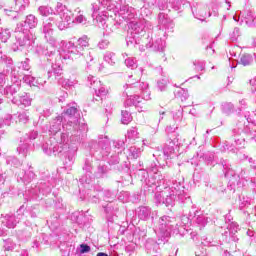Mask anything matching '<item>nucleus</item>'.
Segmentation results:
<instances>
[{"mask_svg": "<svg viewBox=\"0 0 256 256\" xmlns=\"http://www.w3.org/2000/svg\"><path fill=\"white\" fill-rule=\"evenodd\" d=\"M69 141V134L62 133L60 139L50 138L46 144L43 145V151L46 155H61L64 157V165L66 169H69L75 161V154L77 153V147H69L67 144Z\"/></svg>", "mask_w": 256, "mask_h": 256, "instance_id": "f257e3e1", "label": "nucleus"}, {"mask_svg": "<svg viewBox=\"0 0 256 256\" xmlns=\"http://www.w3.org/2000/svg\"><path fill=\"white\" fill-rule=\"evenodd\" d=\"M56 14L54 17H50L43 22L42 31L45 35H53V25H57L60 31L68 29L75 23V19H73V12L67 9V6L63 5V3L58 2L55 8Z\"/></svg>", "mask_w": 256, "mask_h": 256, "instance_id": "f03ea898", "label": "nucleus"}, {"mask_svg": "<svg viewBox=\"0 0 256 256\" xmlns=\"http://www.w3.org/2000/svg\"><path fill=\"white\" fill-rule=\"evenodd\" d=\"M14 33L16 42L12 44L13 51H21L24 47H29L35 43V35L24 28L22 24H16Z\"/></svg>", "mask_w": 256, "mask_h": 256, "instance_id": "7ed1b4c3", "label": "nucleus"}, {"mask_svg": "<svg viewBox=\"0 0 256 256\" xmlns=\"http://www.w3.org/2000/svg\"><path fill=\"white\" fill-rule=\"evenodd\" d=\"M154 231L161 237H170L171 233L180 232L179 223L175 217L164 215L159 218Z\"/></svg>", "mask_w": 256, "mask_h": 256, "instance_id": "20e7f679", "label": "nucleus"}, {"mask_svg": "<svg viewBox=\"0 0 256 256\" xmlns=\"http://www.w3.org/2000/svg\"><path fill=\"white\" fill-rule=\"evenodd\" d=\"M89 47V37L82 36L77 40L76 43L68 42L64 46V52L67 55L68 59H72V61H76V59H80L85 54V49Z\"/></svg>", "mask_w": 256, "mask_h": 256, "instance_id": "39448f33", "label": "nucleus"}, {"mask_svg": "<svg viewBox=\"0 0 256 256\" xmlns=\"http://www.w3.org/2000/svg\"><path fill=\"white\" fill-rule=\"evenodd\" d=\"M125 91L124 94L126 96L129 95H139L144 99V101H150L151 92L149 91V84L147 82H132L128 81V84L124 86Z\"/></svg>", "mask_w": 256, "mask_h": 256, "instance_id": "423d86ee", "label": "nucleus"}, {"mask_svg": "<svg viewBox=\"0 0 256 256\" xmlns=\"http://www.w3.org/2000/svg\"><path fill=\"white\" fill-rule=\"evenodd\" d=\"M60 117L64 120L62 127L66 131H77L79 129V109L77 105L68 107Z\"/></svg>", "mask_w": 256, "mask_h": 256, "instance_id": "0eeeda50", "label": "nucleus"}, {"mask_svg": "<svg viewBox=\"0 0 256 256\" xmlns=\"http://www.w3.org/2000/svg\"><path fill=\"white\" fill-rule=\"evenodd\" d=\"M181 221L182 225H188L189 221H192V223H195L199 229H203V227L208 223L207 216L203 214V211L198 210L196 207H192L189 211L188 217L183 216Z\"/></svg>", "mask_w": 256, "mask_h": 256, "instance_id": "6e6552de", "label": "nucleus"}, {"mask_svg": "<svg viewBox=\"0 0 256 256\" xmlns=\"http://www.w3.org/2000/svg\"><path fill=\"white\" fill-rule=\"evenodd\" d=\"M129 31L131 36L127 43H131V45H141V47H144L145 38L139 37V35L145 31L143 23L133 21L129 22Z\"/></svg>", "mask_w": 256, "mask_h": 256, "instance_id": "1a4fd4ad", "label": "nucleus"}, {"mask_svg": "<svg viewBox=\"0 0 256 256\" xmlns=\"http://www.w3.org/2000/svg\"><path fill=\"white\" fill-rule=\"evenodd\" d=\"M102 9H103V6L101 4H100V6L97 3L92 4V11H93L92 17H93L94 21H96L98 27L105 29L107 35H109V33H111V29L107 30V27H108L107 15H110V17H113V14H107V13L105 14V13H103ZM101 10H102V12L99 13V11H101Z\"/></svg>", "mask_w": 256, "mask_h": 256, "instance_id": "9d476101", "label": "nucleus"}, {"mask_svg": "<svg viewBox=\"0 0 256 256\" xmlns=\"http://www.w3.org/2000/svg\"><path fill=\"white\" fill-rule=\"evenodd\" d=\"M93 147L96 149L95 154L99 159L109 157V154L111 153V142H109L108 137L102 138L98 143H95Z\"/></svg>", "mask_w": 256, "mask_h": 256, "instance_id": "9b49d317", "label": "nucleus"}, {"mask_svg": "<svg viewBox=\"0 0 256 256\" xmlns=\"http://www.w3.org/2000/svg\"><path fill=\"white\" fill-rule=\"evenodd\" d=\"M118 17L120 18V22L125 21L126 23H129V21H133V19H135V8L130 7L127 4L122 5L118 11Z\"/></svg>", "mask_w": 256, "mask_h": 256, "instance_id": "f8f14e48", "label": "nucleus"}, {"mask_svg": "<svg viewBox=\"0 0 256 256\" xmlns=\"http://www.w3.org/2000/svg\"><path fill=\"white\" fill-rule=\"evenodd\" d=\"M35 179V172L31 166H27L26 169L20 170L17 173V181L27 185Z\"/></svg>", "mask_w": 256, "mask_h": 256, "instance_id": "ddd939ff", "label": "nucleus"}, {"mask_svg": "<svg viewBox=\"0 0 256 256\" xmlns=\"http://www.w3.org/2000/svg\"><path fill=\"white\" fill-rule=\"evenodd\" d=\"M183 119V109H180L173 113V122L170 125L166 126V133H175L177 129H179V123H181Z\"/></svg>", "mask_w": 256, "mask_h": 256, "instance_id": "4468645a", "label": "nucleus"}, {"mask_svg": "<svg viewBox=\"0 0 256 256\" xmlns=\"http://www.w3.org/2000/svg\"><path fill=\"white\" fill-rule=\"evenodd\" d=\"M159 196L162 197L163 203L166 207H173L175 205V197H177V194H175V192H171V188H166L159 194Z\"/></svg>", "mask_w": 256, "mask_h": 256, "instance_id": "2eb2a0df", "label": "nucleus"}, {"mask_svg": "<svg viewBox=\"0 0 256 256\" xmlns=\"http://www.w3.org/2000/svg\"><path fill=\"white\" fill-rule=\"evenodd\" d=\"M12 103L18 107H29L31 106V98L29 94L23 92L12 98Z\"/></svg>", "mask_w": 256, "mask_h": 256, "instance_id": "dca6fc26", "label": "nucleus"}, {"mask_svg": "<svg viewBox=\"0 0 256 256\" xmlns=\"http://www.w3.org/2000/svg\"><path fill=\"white\" fill-rule=\"evenodd\" d=\"M39 23V20H37V17L35 15L30 14L26 16V19L22 22L17 23V25H22L27 31H31V29H35L37 27V24Z\"/></svg>", "mask_w": 256, "mask_h": 256, "instance_id": "f3484780", "label": "nucleus"}, {"mask_svg": "<svg viewBox=\"0 0 256 256\" xmlns=\"http://www.w3.org/2000/svg\"><path fill=\"white\" fill-rule=\"evenodd\" d=\"M53 77L58 83L63 79V68L58 64H52V68L48 71V78Z\"/></svg>", "mask_w": 256, "mask_h": 256, "instance_id": "a211bd4d", "label": "nucleus"}, {"mask_svg": "<svg viewBox=\"0 0 256 256\" xmlns=\"http://www.w3.org/2000/svg\"><path fill=\"white\" fill-rule=\"evenodd\" d=\"M176 149L177 144L175 143V140L169 141L168 144H166L163 149L164 157H166V159H173V157H175Z\"/></svg>", "mask_w": 256, "mask_h": 256, "instance_id": "6ab92c4d", "label": "nucleus"}, {"mask_svg": "<svg viewBox=\"0 0 256 256\" xmlns=\"http://www.w3.org/2000/svg\"><path fill=\"white\" fill-rule=\"evenodd\" d=\"M99 5L103 6V9L106 11H110L114 13V15H118L119 8H117L116 2L113 0H98Z\"/></svg>", "mask_w": 256, "mask_h": 256, "instance_id": "aec40b11", "label": "nucleus"}, {"mask_svg": "<svg viewBox=\"0 0 256 256\" xmlns=\"http://www.w3.org/2000/svg\"><path fill=\"white\" fill-rule=\"evenodd\" d=\"M17 223H19V220H17L13 214H6L2 220L3 226L8 229H15V227H17Z\"/></svg>", "mask_w": 256, "mask_h": 256, "instance_id": "412c9836", "label": "nucleus"}, {"mask_svg": "<svg viewBox=\"0 0 256 256\" xmlns=\"http://www.w3.org/2000/svg\"><path fill=\"white\" fill-rule=\"evenodd\" d=\"M4 93L7 95V97H19V94L21 93V85L12 84L7 86L4 90Z\"/></svg>", "mask_w": 256, "mask_h": 256, "instance_id": "4be33fe9", "label": "nucleus"}, {"mask_svg": "<svg viewBox=\"0 0 256 256\" xmlns=\"http://www.w3.org/2000/svg\"><path fill=\"white\" fill-rule=\"evenodd\" d=\"M158 23L161 27H164V29H173V21H171L169 16L165 13H160L158 15Z\"/></svg>", "mask_w": 256, "mask_h": 256, "instance_id": "5701e85b", "label": "nucleus"}, {"mask_svg": "<svg viewBox=\"0 0 256 256\" xmlns=\"http://www.w3.org/2000/svg\"><path fill=\"white\" fill-rule=\"evenodd\" d=\"M127 99L124 102L125 107H132V105H134L135 107H137V105H139V103H141L143 96H139V95H128L126 96Z\"/></svg>", "mask_w": 256, "mask_h": 256, "instance_id": "b1692460", "label": "nucleus"}, {"mask_svg": "<svg viewBox=\"0 0 256 256\" xmlns=\"http://www.w3.org/2000/svg\"><path fill=\"white\" fill-rule=\"evenodd\" d=\"M63 117L61 116H57L56 119L53 121L52 125L50 126V133H52V135H55L57 133H59V131H61V123H63Z\"/></svg>", "mask_w": 256, "mask_h": 256, "instance_id": "393cba45", "label": "nucleus"}, {"mask_svg": "<svg viewBox=\"0 0 256 256\" xmlns=\"http://www.w3.org/2000/svg\"><path fill=\"white\" fill-rule=\"evenodd\" d=\"M147 48H153V51H164L165 41L161 38H157L152 44H145Z\"/></svg>", "mask_w": 256, "mask_h": 256, "instance_id": "a878e982", "label": "nucleus"}, {"mask_svg": "<svg viewBox=\"0 0 256 256\" xmlns=\"http://www.w3.org/2000/svg\"><path fill=\"white\" fill-rule=\"evenodd\" d=\"M227 229L229 230L230 235H232V240L239 241V238L235 236L237 231H239V225L237 224V222H230L227 226Z\"/></svg>", "mask_w": 256, "mask_h": 256, "instance_id": "bb28decb", "label": "nucleus"}, {"mask_svg": "<svg viewBox=\"0 0 256 256\" xmlns=\"http://www.w3.org/2000/svg\"><path fill=\"white\" fill-rule=\"evenodd\" d=\"M21 79H23V73L21 71L12 70L11 81L14 85H21Z\"/></svg>", "mask_w": 256, "mask_h": 256, "instance_id": "cd10ccee", "label": "nucleus"}, {"mask_svg": "<svg viewBox=\"0 0 256 256\" xmlns=\"http://www.w3.org/2000/svg\"><path fill=\"white\" fill-rule=\"evenodd\" d=\"M149 215H151V210L148 207L141 206L138 210V217L142 219V221H146L149 219Z\"/></svg>", "mask_w": 256, "mask_h": 256, "instance_id": "c85d7f7f", "label": "nucleus"}, {"mask_svg": "<svg viewBox=\"0 0 256 256\" xmlns=\"http://www.w3.org/2000/svg\"><path fill=\"white\" fill-rule=\"evenodd\" d=\"M16 5V10L19 13H23L27 7H29V0H14Z\"/></svg>", "mask_w": 256, "mask_h": 256, "instance_id": "c756f323", "label": "nucleus"}, {"mask_svg": "<svg viewBox=\"0 0 256 256\" xmlns=\"http://www.w3.org/2000/svg\"><path fill=\"white\" fill-rule=\"evenodd\" d=\"M88 85L90 89H94V91H97V89L101 87V80H98L94 76H88Z\"/></svg>", "mask_w": 256, "mask_h": 256, "instance_id": "7c9ffc66", "label": "nucleus"}, {"mask_svg": "<svg viewBox=\"0 0 256 256\" xmlns=\"http://www.w3.org/2000/svg\"><path fill=\"white\" fill-rule=\"evenodd\" d=\"M24 141V143L19 145L17 151L19 155H22V157H27V153H29V142H27V140Z\"/></svg>", "mask_w": 256, "mask_h": 256, "instance_id": "2f4dec72", "label": "nucleus"}, {"mask_svg": "<svg viewBox=\"0 0 256 256\" xmlns=\"http://www.w3.org/2000/svg\"><path fill=\"white\" fill-rule=\"evenodd\" d=\"M121 116V123L123 125H129V123L133 121V116H131V113L127 110H122Z\"/></svg>", "mask_w": 256, "mask_h": 256, "instance_id": "473e14b6", "label": "nucleus"}, {"mask_svg": "<svg viewBox=\"0 0 256 256\" xmlns=\"http://www.w3.org/2000/svg\"><path fill=\"white\" fill-rule=\"evenodd\" d=\"M0 39L2 43H7V40L11 39V30L9 28H0Z\"/></svg>", "mask_w": 256, "mask_h": 256, "instance_id": "72a5a7b5", "label": "nucleus"}, {"mask_svg": "<svg viewBox=\"0 0 256 256\" xmlns=\"http://www.w3.org/2000/svg\"><path fill=\"white\" fill-rule=\"evenodd\" d=\"M115 153H117V155H121V153H123V151H125V142H123V140H118V141H114L113 142Z\"/></svg>", "mask_w": 256, "mask_h": 256, "instance_id": "f704fd0d", "label": "nucleus"}, {"mask_svg": "<svg viewBox=\"0 0 256 256\" xmlns=\"http://www.w3.org/2000/svg\"><path fill=\"white\" fill-rule=\"evenodd\" d=\"M251 205V198L245 195L240 196L239 209L243 210L245 207H249Z\"/></svg>", "mask_w": 256, "mask_h": 256, "instance_id": "c9c22d12", "label": "nucleus"}, {"mask_svg": "<svg viewBox=\"0 0 256 256\" xmlns=\"http://www.w3.org/2000/svg\"><path fill=\"white\" fill-rule=\"evenodd\" d=\"M184 187L181 182H173L170 192L175 193V195H181V191H183Z\"/></svg>", "mask_w": 256, "mask_h": 256, "instance_id": "e433bc0d", "label": "nucleus"}, {"mask_svg": "<svg viewBox=\"0 0 256 256\" xmlns=\"http://www.w3.org/2000/svg\"><path fill=\"white\" fill-rule=\"evenodd\" d=\"M129 153L133 159H139L141 153H143V149L132 146L129 148Z\"/></svg>", "mask_w": 256, "mask_h": 256, "instance_id": "4c0bfd02", "label": "nucleus"}, {"mask_svg": "<svg viewBox=\"0 0 256 256\" xmlns=\"http://www.w3.org/2000/svg\"><path fill=\"white\" fill-rule=\"evenodd\" d=\"M44 37L49 45H51L52 47H59V40H57V38L53 36V34H46Z\"/></svg>", "mask_w": 256, "mask_h": 256, "instance_id": "58836bf2", "label": "nucleus"}, {"mask_svg": "<svg viewBox=\"0 0 256 256\" xmlns=\"http://www.w3.org/2000/svg\"><path fill=\"white\" fill-rule=\"evenodd\" d=\"M38 11H39L40 15H42L43 17H49V15L53 14V8H51L49 6H40L38 8Z\"/></svg>", "mask_w": 256, "mask_h": 256, "instance_id": "ea45409f", "label": "nucleus"}, {"mask_svg": "<svg viewBox=\"0 0 256 256\" xmlns=\"http://www.w3.org/2000/svg\"><path fill=\"white\" fill-rule=\"evenodd\" d=\"M240 63L244 67H247V65H249L250 63H253V56H251V54L242 55L240 58Z\"/></svg>", "mask_w": 256, "mask_h": 256, "instance_id": "a19ab883", "label": "nucleus"}, {"mask_svg": "<svg viewBox=\"0 0 256 256\" xmlns=\"http://www.w3.org/2000/svg\"><path fill=\"white\" fill-rule=\"evenodd\" d=\"M94 91L96 93V97H99L101 99H103V97H105L109 93V90H107L105 86H103V84H101V86Z\"/></svg>", "mask_w": 256, "mask_h": 256, "instance_id": "79ce46f5", "label": "nucleus"}, {"mask_svg": "<svg viewBox=\"0 0 256 256\" xmlns=\"http://www.w3.org/2000/svg\"><path fill=\"white\" fill-rule=\"evenodd\" d=\"M127 137L132 141H135V139H139V132L137 131V128L132 127L130 130H128Z\"/></svg>", "mask_w": 256, "mask_h": 256, "instance_id": "37998d69", "label": "nucleus"}, {"mask_svg": "<svg viewBox=\"0 0 256 256\" xmlns=\"http://www.w3.org/2000/svg\"><path fill=\"white\" fill-rule=\"evenodd\" d=\"M12 119H13V116H11V114H7L4 118L0 117V129L5 127V125L7 126L11 125Z\"/></svg>", "mask_w": 256, "mask_h": 256, "instance_id": "c03bdc74", "label": "nucleus"}, {"mask_svg": "<svg viewBox=\"0 0 256 256\" xmlns=\"http://www.w3.org/2000/svg\"><path fill=\"white\" fill-rule=\"evenodd\" d=\"M60 85H62V87H75V85H77V80H69V79H61L59 82Z\"/></svg>", "mask_w": 256, "mask_h": 256, "instance_id": "a18cd8bd", "label": "nucleus"}, {"mask_svg": "<svg viewBox=\"0 0 256 256\" xmlns=\"http://www.w3.org/2000/svg\"><path fill=\"white\" fill-rule=\"evenodd\" d=\"M104 61L109 65H115V53L113 52H106L104 55Z\"/></svg>", "mask_w": 256, "mask_h": 256, "instance_id": "49530a36", "label": "nucleus"}, {"mask_svg": "<svg viewBox=\"0 0 256 256\" xmlns=\"http://www.w3.org/2000/svg\"><path fill=\"white\" fill-rule=\"evenodd\" d=\"M29 58H26L24 61H22L18 67L20 73H23L22 71H29L31 69V65L29 64Z\"/></svg>", "mask_w": 256, "mask_h": 256, "instance_id": "de8ad7c7", "label": "nucleus"}, {"mask_svg": "<svg viewBox=\"0 0 256 256\" xmlns=\"http://www.w3.org/2000/svg\"><path fill=\"white\" fill-rule=\"evenodd\" d=\"M148 171L150 173H153L154 175V178L158 179V181H161V179H163V176H158L157 173H158V169H157V165L155 164H151V166L148 168Z\"/></svg>", "mask_w": 256, "mask_h": 256, "instance_id": "09e8293b", "label": "nucleus"}, {"mask_svg": "<svg viewBox=\"0 0 256 256\" xmlns=\"http://www.w3.org/2000/svg\"><path fill=\"white\" fill-rule=\"evenodd\" d=\"M125 65L130 67V69H137V60H135V58H127L125 60Z\"/></svg>", "mask_w": 256, "mask_h": 256, "instance_id": "8fccbe9b", "label": "nucleus"}, {"mask_svg": "<svg viewBox=\"0 0 256 256\" xmlns=\"http://www.w3.org/2000/svg\"><path fill=\"white\" fill-rule=\"evenodd\" d=\"M22 79L24 81V83H27L28 85H32L33 86V83H35V77L29 75V74H24L22 76Z\"/></svg>", "mask_w": 256, "mask_h": 256, "instance_id": "3c124183", "label": "nucleus"}, {"mask_svg": "<svg viewBox=\"0 0 256 256\" xmlns=\"http://www.w3.org/2000/svg\"><path fill=\"white\" fill-rule=\"evenodd\" d=\"M178 97L181 99V101H187V99H189V92L182 89L178 92Z\"/></svg>", "mask_w": 256, "mask_h": 256, "instance_id": "603ef678", "label": "nucleus"}, {"mask_svg": "<svg viewBox=\"0 0 256 256\" xmlns=\"http://www.w3.org/2000/svg\"><path fill=\"white\" fill-rule=\"evenodd\" d=\"M20 123H29V115L27 112H22L18 115Z\"/></svg>", "mask_w": 256, "mask_h": 256, "instance_id": "864d4df0", "label": "nucleus"}, {"mask_svg": "<svg viewBox=\"0 0 256 256\" xmlns=\"http://www.w3.org/2000/svg\"><path fill=\"white\" fill-rule=\"evenodd\" d=\"M168 83H169V80L167 79H162L158 81V89H160V91H165L167 89Z\"/></svg>", "mask_w": 256, "mask_h": 256, "instance_id": "5fc2aeb1", "label": "nucleus"}, {"mask_svg": "<svg viewBox=\"0 0 256 256\" xmlns=\"http://www.w3.org/2000/svg\"><path fill=\"white\" fill-rule=\"evenodd\" d=\"M47 81L41 77L35 78L33 87H43Z\"/></svg>", "mask_w": 256, "mask_h": 256, "instance_id": "6e6d98bb", "label": "nucleus"}, {"mask_svg": "<svg viewBox=\"0 0 256 256\" xmlns=\"http://www.w3.org/2000/svg\"><path fill=\"white\" fill-rule=\"evenodd\" d=\"M38 135L39 133L37 131H32L29 134H27V138H25L24 141H27V143H29V141L37 139Z\"/></svg>", "mask_w": 256, "mask_h": 256, "instance_id": "4d7b16f0", "label": "nucleus"}, {"mask_svg": "<svg viewBox=\"0 0 256 256\" xmlns=\"http://www.w3.org/2000/svg\"><path fill=\"white\" fill-rule=\"evenodd\" d=\"M234 143H235V147L237 149H241V147L245 146V139L244 138H235Z\"/></svg>", "mask_w": 256, "mask_h": 256, "instance_id": "13d9d810", "label": "nucleus"}, {"mask_svg": "<svg viewBox=\"0 0 256 256\" xmlns=\"http://www.w3.org/2000/svg\"><path fill=\"white\" fill-rule=\"evenodd\" d=\"M24 216H25V207L21 206L17 210V214H16L15 218L17 219V221H19L20 219H23Z\"/></svg>", "mask_w": 256, "mask_h": 256, "instance_id": "bf43d9fd", "label": "nucleus"}, {"mask_svg": "<svg viewBox=\"0 0 256 256\" xmlns=\"http://www.w3.org/2000/svg\"><path fill=\"white\" fill-rule=\"evenodd\" d=\"M202 245L204 247H213V241H211V238L208 237H203L202 238Z\"/></svg>", "mask_w": 256, "mask_h": 256, "instance_id": "052dcab7", "label": "nucleus"}, {"mask_svg": "<svg viewBox=\"0 0 256 256\" xmlns=\"http://www.w3.org/2000/svg\"><path fill=\"white\" fill-rule=\"evenodd\" d=\"M15 247H17V244H15V242H13L11 240H8L5 245L6 251H13V249H15Z\"/></svg>", "mask_w": 256, "mask_h": 256, "instance_id": "680f3d73", "label": "nucleus"}, {"mask_svg": "<svg viewBox=\"0 0 256 256\" xmlns=\"http://www.w3.org/2000/svg\"><path fill=\"white\" fill-rule=\"evenodd\" d=\"M110 165H118L119 163V154L111 155L109 159Z\"/></svg>", "mask_w": 256, "mask_h": 256, "instance_id": "e2e57ef3", "label": "nucleus"}, {"mask_svg": "<svg viewBox=\"0 0 256 256\" xmlns=\"http://www.w3.org/2000/svg\"><path fill=\"white\" fill-rule=\"evenodd\" d=\"M91 251V247L87 244H81L80 245V253L81 255L85 254V253H89Z\"/></svg>", "mask_w": 256, "mask_h": 256, "instance_id": "0e129e2a", "label": "nucleus"}, {"mask_svg": "<svg viewBox=\"0 0 256 256\" xmlns=\"http://www.w3.org/2000/svg\"><path fill=\"white\" fill-rule=\"evenodd\" d=\"M6 163L8 165H19V160H17L15 157H8Z\"/></svg>", "mask_w": 256, "mask_h": 256, "instance_id": "69168bd1", "label": "nucleus"}, {"mask_svg": "<svg viewBox=\"0 0 256 256\" xmlns=\"http://www.w3.org/2000/svg\"><path fill=\"white\" fill-rule=\"evenodd\" d=\"M99 49H107L109 47V41L108 40H102L98 43Z\"/></svg>", "mask_w": 256, "mask_h": 256, "instance_id": "338daca9", "label": "nucleus"}, {"mask_svg": "<svg viewBox=\"0 0 256 256\" xmlns=\"http://www.w3.org/2000/svg\"><path fill=\"white\" fill-rule=\"evenodd\" d=\"M15 256H29V252L25 249H22L15 253Z\"/></svg>", "mask_w": 256, "mask_h": 256, "instance_id": "774afa93", "label": "nucleus"}]
</instances>
